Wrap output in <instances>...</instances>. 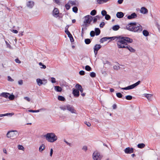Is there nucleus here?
<instances>
[{
	"instance_id": "obj_27",
	"label": "nucleus",
	"mask_w": 160,
	"mask_h": 160,
	"mask_svg": "<svg viewBox=\"0 0 160 160\" xmlns=\"http://www.w3.org/2000/svg\"><path fill=\"white\" fill-rule=\"evenodd\" d=\"M108 37H105L101 38L100 41V42L102 43H103L104 42L107 41L108 40Z\"/></svg>"
},
{
	"instance_id": "obj_63",
	"label": "nucleus",
	"mask_w": 160,
	"mask_h": 160,
	"mask_svg": "<svg viewBox=\"0 0 160 160\" xmlns=\"http://www.w3.org/2000/svg\"><path fill=\"white\" fill-rule=\"evenodd\" d=\"M24 99L26 100L28 102H30V98L27 97H24Z\"/></svg>"
},
{
	"instance_id": "obj_48",
	"label": "nucleus",
	"mask_w": 160,
	"mask_h": 160,
	"mask_svg": "<svg viewBox=\"0 0 160 160\" xmlns=\"http://www.w3.org/2000/svg\"><path fill=\"white\" fill-rule=\"evenodd\" d=\"M67 105H66V106L64 105L62 107H60V108L62 110H63L64 111V110H66V109H67Z\"/></svg>"
},
{
	"instance_id": "obj_34",
	"label": "nucleus",
	"mask_w": 160,
	"mask_h": 160,
	"mask_svg": "<svg viewBox=\"0 0 160 160\" xmlns=\"http://www.w3.org/2000/svg\"><path fill=\"white\" fill-rule=\"evenodd\" d=\"M76 89H77L79 91V90L82 88V86L78 83L76 84Z\"/></svg>"
},
{
	"instance_id": "obj_16",
	"label": "nucleus",
	"mask_w": 160,
	"mask_h": 160,
	"mask_svg": "<svg viewBox=\"0 0 160 160\" xmlns=\"http://www.w3.org/2000/svg\"><path fill=\"white\" fill-rule=\"evenodd\" d=\"M69 2L71 4L72 6H78L79 5V2L76 0L74 1H69Z\"/></svg>"
},
{
	"instance_id": "obj_33",
	"label": "nucleus",
	"mask_w": 160,
	"mask_h": 160,
	"mask_svg": "<svg viewBox=\"0 0 160 160\" xmlns=\"http://www.w3.org/2000/svg\"><path fill=\"white\" fill-rule=\"evenodd\" d=\"M116 96L119 98H122L123 95L120 92H117L116 93Z\"/></svg>"
},
{
	"instance_id": "obj_55",
	"label": "nucleus",
	"mask_w": 160,
	"mask_h": 160,
	"mask_svg": "<svg viewBox=\"0 0 160 160\" xmlns=\"http://www.w3.org/2000/svg\"><path fill=\"white\" fill-rule=\"evenodd\" d=\"M51 82L52 83H55L56 82V79L55 78L52 77L51 78Z\"/></svg>"
},
{
	"instance_id": "obj_12",
	"label": "nucleus",
	"mask_w": 160,
	"mask_h": 160,
	"mask_svg": "<svg viewBox=\"0 0 160 160\" xmlns=\"http://www.w3.org/2000/svg\"><path fill=\"white\" fill-rule=\"evenodd\" d=\"M72 94L75 97H78L80 95L79 91L77 89L73 88Z\"/></svg>"
},
{
	"instance_id": "obj_29",
	"label": "nucleus",
	"mask_w": 160,
	"mask_h": 160,
	"mask_svg": "<svg viewBox=\"0 0 160 160\" xmlns=\"http://www.w3.org/2000/svg\"><path fill=\"white\" fill-rule=\"evenodd\" d=\"M92 41V39L89 38H86L85 39L84 42L86 44H89Z\"/></svg>"
},
{
	"instance_id": "obj_35",
	"label": "nucleus",
	"mask_w": 160,
	"mask_h": 160,
	"mask_svg": "<svg viewBox=\"0 0 160 160\" xmlns=\"http://www.w3.org/2000/svg\"><path fill=\"white\" fill-rule=\"evenodd\" d=\"M77 7V6L73 7L72 8L73 12L75 13H77L78 11V9Z\"/></svg>"
},
{
	"instance_id": "obj_1",
	"label": "nucleus",
	"mask_w": 160,
	"mask_h": 160,
	"mask_svg": "<svg viewBox=\"0 0 160 160\" xmlns=\"http://www.w3.org/2000/svg\"><path fill=\"white\" fill-rule=\"evenodd\" d=\"M132 42L133 40L132 38L120 36L118 37V40L117 41V44L119 48H127L131 52H134L135 50L128 44L131 43Z\"/></svg>"
},
{
	"instance_id": "obj_5",
	"label": "nucleus",
	"mask_w": 160,
	"mask_h": 160,
	"mask_svg": "<svg viewBox=\"0 0 160 160\" xmlns=\"http://www.w3.org/2000/svg\"><path fill=\"white\" fill-rule=\"evenodd\" d=\"M103 157V155L97 151L94 152L92 154V157L94 160H101Z\"/></svg>"
},
{
	"instance_id": "obj_2",
	"label": "nucleus",
	"mask_w": 160,
	"mask_h": 160,
	"mask_svg": "<svg viewBox=\"0 0 160 160\" xmlns=\"http://www.w3.org/2000/svg\"><path fill=\"white\" fill-rule=\"evenodd\" d=\"M48 142H53L57 139V137L53 133H49L44 136Z\"/></svg>"
},
{
	"instance_id": "obj_28",
	"label": "nucleus",
	"mask_w": 160,
	"mask_h": 160,
	"mask_svg": "<svg viewBox=\"0 0 160 160\" xmlns=\"http://www.w3.org/2000/svg\"><path fill=\"white\" fill-rule=\"evenodd\" d=\"M120 28V26L119 25H117L113 26L112 28L114 31H117Z\"/></svg>"
},
{
	"instance_id": "obj_45",
	"label": "nucleus",
	"mask_w": 160,
	"mask_h": 160,
	"mask_svg": "<svg viewBox=\"0 0 160 160\" xmlns=\"http://www.w3.org/2000/svg\"><path fill=\"white\" fill-rule=\"evenodd\" d=\"M141 119H144L146 118V116L143 113L141 112Z\"/></svg>"
},
{
	"instance_id": "obj_42",
	"label": "nucleus",
	"mask_w": 160,
	"mask_h": 160,
	"mask_svg": "<svg viewBox=\"0 0 160 160\" xmlns=\"http://www.w3.org/2000/svg\"><path fill=\"white\" fill-rule=\"evenodd\" d=\"M65 32L68 35V37H69L70 36L72 35L68 30H67L66 31H65Z\"/></svg>"
},
{
	"instance_id": "obj_47",
	"label": "nucleus",
	"mask_w": 160,
	"mask_h": 160,
	"mask_svg": "<svg viewBox=\"0 0 160 160\" xmlns=\"http://www.w3.org/2000/svg\"><path fill=\"white\" fill-rule=\"evenodd\" d=\"M65 7L67 10H68L70 8V6L68 4V3L65 4Z\"/></svg>"
},
{
	"instance_id": "obj_23",
	"label": "nucleus",
	"mask_w": 160,
	"mask_h": 160,
	"mask_svg": "<svg viewBox=\"0 0 160 160\" xmlns=\"http://www.w3.org/2000/svg\"><path fill=\"white\" fill-rule=\"evenodd\" d=\"M142 33L143 35L145 37H148L149 35V32L147 30H144L142 31Z\"/></svg>"
},
{
	"instance_id": "obj_3",
	"label": "nucleus",
	"mask_w": 160,
	"mask_h": 160,
	"mask_svg": "<svg viewBox=\"0 0 160 160\" xmlns=\"http://www.w3.org/2000/svg\"><path fill=\"white\" fill-rule=\"evenodd\" d=\"M128 27H126L127 29L131 31L136 32L139 30L140 28V26L136 27V24L135 22H131L128 24Z\"/></svg>"
},
{
	"instance_id": "obj_41",
	"label": "nucleus",
	"mask_w": 160,
	"mask_h": 160,
	"mask_svg": "<svg viewBox=\"0 0 160 160\" xmlns=\"http://www.w3.org/2000/svg\"><path fill=\"white\" fill-rule=\"evenodd\" d=\"M101 14L103 16H105L107 14V12L105 10H102L101 12Z\"/></svg>"
},
{
	"instance_id": "obj_46",
	"label": "nucleus",
	"mask_w": 160,
	"mask_h": 160,
	"mask_svg": "<svg viewBox=\"0 0 160 160\" xmlns=\"http://www.w3.org/2000/svg\"><path fill=\"white\" fill-rule=\"evenodd\" d=\"M28 112H39V110H28Z\"/></svg>"
},
{
	"instance_id": "obj_15",
	"label": "nucleus",
	"mask_w": 160,
	"mask_h": 160,
	"mask_svg": "<svg viewBox=\"0 0 160 160\" xmlns=\"http://www.w3.org/2000/svg\"><path fill=\"white\" fill-rule=\"evenodd\" d=\"M137 17V14L135 12L131 14L130 15L128 16L127 18L128 19H132L135 18Z\"/></svg>"
},
{
	"instance_id": "obj_14",
	"label": "nucleus",
	"mask_w": 160,
	"mask_h": 160,
	"mask_svg": "<svg viewBox=\"0 0 160 160\" xmlns=\"http://www.w3.org/2000/svg\"><path fill=\"white\" fill-rule=\"evenodd\" d=\"M148 12V10L146 8L143 7L141 8V13L146 14Z\"/></svg>"
},
{
	"instance_id": "obj_40",
	"label": "nucleus",
	"mask_w": 160,
	"mask_h": 160,
	"mask_svg": "<svg viewBox=\"0 0 160 160\" xmlns=\"http://www.w3.org/2000/svg\"><path fill=\"white\" fill-rule=\"evenodd\" d=\"M90 76L92 78H95L96 76V74L94 72H92L90 74Z\"/></svg>"
},
{
	"instance_id": "obj_8",
	"label": "nucleus",
	"mask_w": 160,
	"mask_h": 160,
	"mask_svg": "<svg viewBox=\"0 0 160 160\" xmlns=\"http://www.w3.org/2000/svg\"><path fill=\"white\" fill-rule=\"evenodd\" d=\"M36 81L38 85L39 86L42 84L45 85L47 82V80L44 79L42 80L40 78H38L36 80Z\"/></svg>"
},
{
	"instance_id": "obj_60",
	"label": "nucleus",
	"mask_w": 160,
	"mask_h": 160,
	"mask_svg": "<svg viewBox=\"0 0 160 160\" xmlns=\"http://www.w3.org/2000/svg\"><path fill=\"white\" fill-rule=\"evenodd\" d=\"M14 114L13 113H8L4 114V116H8V115H10L12 116V115H14Z\"/></svg>"
},
{
	"instance_id": "obj_4",
	"label": "nucleus",
	"mask_w": 160,
	"mask_h": 160,
	"mask_svg": "<svg viewBox=\"0 0 160 160\" xmlns=\"http://www.w3.org/2000/svg\"><path fill=\"white\" fill-rule=\"evenodd\" d=\"M18 135L17 131H10L8 132L6 134L7 138H10L11 139L16 138Z\"/></svg>"
},
{
	"instance_id": "obj_9",
	"label": "nucleus",
	"mask_w": 160,
	"mask_h": 160,
	"mask_svg": "<svg viewBox=\"0 0 160 160\" xmlns=\"http://www.w3.org/2000/svg\"><path fill=\"white\" fill-rule=\"evenodd\" d=\"M125 153L126 154H131L134 152V148L132 147H128L124 150Z\"/></svg>"
},
{
	"instance_id": "obj_50",
	"label": "nucleus",
	"mask_w": 160,
	"mask_h": 160,
	"mask_svg": "<svg viewBox=\"0 0 160 160\" xmlns=\"http://www.w3.org/2000/svg\"><path fill=\"white\" fill-rule=\"evenodd\" d=\"M18 148L19 150H22L24 149V147L22 145H18Z\"/></svg>"
},
{
	"instance_id": "obj_54",
	"label": "nucleus",
	"mask_w": 160,
	"mask_h": 160,
	"mask_svg": "<svg viewBox=\"0 0 160 160\" xmlns=\"http://www.w3.org/2000/svg\"><path fill=\"white\" fill-rule=\"evenodd\" d=\"M53 1H54V2L57 4H58L59 5L60 4H61V3H60V2L59 1V0H53Z\"/></svg>"
},
{
	"instance_id": "obj_43",
	"label": "nucleus",
	"mask_w": 160,
	"mask_h": 160,
	"mask_svg": "<svg viewBox=\"0 0 160 160\" xmlns=\"http://www.w3.org/2000/svg\"><path fill=\"white\" fill-rule=\"evenodd\" d=\"M105 16V19L107 20H109L111 19V16L108 14H106Z\"/></svg>"
},
{
	"instance_id": "obj_49",
	"label": "nucleus",
	"mask_w": 160,
	"mask_h": 160,
	"mask_svg": "<svg viewBox=\"0 0 160 160\" xmlns=\"http://www.w3.org/2000/svg\"><path fill=\"white\" fill-rule=\"evenodd\" d=\"M79 74L81 75H84L85 74V72L83 70H81L79 72Z\"/></svg>"
},
{
	"instance_id": "obj_56",
	"label": "nucleus",
	"mask_w": 160,
	"mask_h": 160,
	"mask_svg": "<svg viewBox=\"0 0 160 160\" xmlns=\"http://www.w3.org/2000/svg\"><path fill=\"white\" fill-rule=\"evenodd\" d=\"M82 149L86 152L88 150V147L87 146H84L83 147Z\"/></svg>"
},
{
	"instance_id": "obj_17",
	"label": "nucleus",
	"mask_w": 160,
	"mask_h": 160,
	"mask_svg": "<svg viewBox=\"0 0 160 160\" xmlns=\"http://www.w3.org/2000/svg\"><path fill=\"white\" fill-rule=\"evenodd\" d=\"M117 17L119 18H121L123 17L124 14L121 12H118L116 14Z\"/></svg>"
},
{
	"instance_id": "obj_20",
	"label": "nucleus",
	"mask_w": 160,
	"mask_h": 160,
	"mask_svg": "<svg viewBox=\"0 0 160 160\" xmlns=\"http://www.w3.org/2000/svg\"><path fill=\"white\" fill-rule=\"evenodd\" d=\"M54 89L57 92H61L62 90L61 87L58 86H54Z\"/></svg>"
},
{
	"instance_id": "obj_57",
	"label": "nucleus",
	"mask_w": 160,
	"mask_h": 160,
	"mask_svg": "<svg viewBox=\"0 0 160 160\" xmlns=\"http://www.w3.org/2000/svg\"><path fill=\"white\" fill-rule=\"evenodd\" d=\"M70 38V41L72 42L74 41V38L72 36V35L70 36L69 37Z\"/></svg>"
},
{
	"instance_id": "obj_22",
	"label": "nucleus",
	"mask_w": 160,
	"mask_h": 160,
	"mask_svg": "<svg viewBox=\"0 0 160 160\" xmlns=\"http://www.w3.org/2000/svg\"><path fill=\"white\" fill-rule=\"evenodd\" d=\"M102 47V46L99 44L95 45L93 48L94 50L98 51Z\"/></svg>"
},
{
	"instance_id": "obj_6",
	"label": "nucleus",
	"mask_w": 160,
	"mask_h": 160,
	"mask_svg": "<svg viewBox=\"0 0 160 160\" xmlns=\"http://www.w3.org/2000/svg\"><path fill=\"white\" fill-rule=\"evenodd\" d=\"M140 84V80H139L136 83L131 85H130L128 86L127 87L125 88H119L122 89V90H128L132 89L134 88L135 87H136L138 85H139Z\"/></svg>"
},
{
	"instance_id": "obj_39",
	"label": "nucleus",
	"mask_w": 160,
	"mask_h": 160,
	"mask_svg": "<svg viewBox=\"0 0 160 160\" xmlns=\"http://www.w3.org/2000/svg\"><path fill=\"white\" fill-rule=\"evenodd\" d=\"M118 37L116 36L112 37H108V38H109V39H111L112 40H114L116 38H117V39H118Z\"/></svg>"
},
{
	"instance_id": "obj_38",
	"label": "nucleus",
	"mask_w": 160,
	"mask_h": 160,
	"mask_svg": "<svg viewBox=\"0 0 160 160\" xmlns=\"http://www.w3.org/2000/svg\"><path fill=\"white\" fill-rule=\"evenodd\" d=\"M142 55H143V56L144 57V58L146 60L148 59V58L147 56V53L146 52L144 51L142 52Z\"/></svg>"
},
{
	"instance_id": "obj_61",
	"label": "nucleus",
	"mask_w": 160,
	"mask_h": 160,
	"mask_svg": "<svg viewBox=\"0 0 160 160\" xmlns=\"http://www.w3.org/2000/svg\"><path fill=\"white\" fill-rule=\"evenodd\" d=\"M93 19L92 20H93V23H95L96 22H97V18H96L95 17H93Z\"/></svg>"
},
{
	"instance_id": "obj_24",
	"label": "nucleus",
	"mask_w": 160,
	"mask_h": 160,
	"mask_svg": "<svg viewBox=\"0 0 160 160\" xmlns=\"http://www.w3.org/2000/svg\"><path fill=\"white\" fill-rule=\"evenodd\" d=\"M58 99L60 101H66L65 98L64 97L60 95L58 96Z\"/></svg>"
},
{
	"instance_id": "obj_26",
	"label": "nucleus",
	"mask_w": 160,
	"mask_h": 160,
	"mask_svg": "<svg viewBox=\"0 0 160 160\" xmlns=\"http://www.w3.org/2000/svg\"><path fill=\"white\" fill-rule=\"evenodd\" d=\"M45 148V146L44 144H42L39 148V151L40 152H42Z\"/></svg>"
},
{
	"instance_id": "obj_7",
	"label": "nucleus",
	"mask_w": 160,
	"mask_h": 160,
	"mask_svg": "<svg viewBox=\"0 0 160 160\" xmlns=\"http://www.w3.org/2000/svg\"><path fill=\"white\" fill-rule=\"evenodd\" d=\"M84 18L86 19L83 22L84 23H88L89 24H90L91 22L93 19V17L90 15H87L85 16Z\"/></svg>"
},
{
	"instance_id": "obj_21",
	"label": "nucleus",
	"mask_w": 160,
	"mask_h": 160,
	"mask_svg": "<svg viewBox=\"0 0 160 160\" xmlns=\"http://www.w3.org/2000/svg\"><path fill=\"white\" fill-rule=\"evenodd\" d=\"M96 36L99 35L101 33V30L98 28H95L94 31Z\"/></svg>"
},
{
	"instance_id": "obj_25",
	"label": "nucleus",
	"mask_w": 160,
	"mask_h": 160,
	"mask_svg": "<svg viewBox=\"0 0 160 160\" xmlns=\"http://www.w3.org/2000/svg\"><path fill=\"white\" fill-rule=\"evenodd\" d=\"M8 98L10 100H13L15 98V96L12 93V94H10L9 93V95L8 96Z\"/></svg>"
},
{
	"instance_id": "obj_30",
	"label": "nucleus",
	"mask_w": 160,
	"mask_h": 160,
	"mask_svg": "<svg viewBox=\"0 0 160 160\" xmlns=\"http://www.w3.org/2000/svg\"><path fill=\"white\" fill-rule=\"evenodd\" d=\"M108 1L107 0H97V2L98 3L101 4L103 3H105Z\"/></svg>"
},
{
	"instance_id": "obj_18",
	"label": "nucleus",
	"mask_w": 160,
	"mask_h": 160,
	"mask_svg": "<svg viewBox=\"0 0 160 160\" xmlns=\"http://www.w3.org/2000/svg\"><path fill=\"white\" fill-rule=\"evenodd\" d=\"M9 95V93L7 92H3L0 93V96L6 98H8V96Z\"/></svg>"
},
{
	"instance_id": "obj_58",
	"label": "nucleus",
	"mask_w": 160,
	"mask_h": 160,
	"mask_svg": "<svg viewBox=\"0 0 160 160\" xmlns=\"http://www.w3.org/2000/svg\"><path fill=\"white\" fill-rule=\"evenodd\" d=\"M8 80L11 82H12L14 81V80L11 78L10 76H8Z\"/></svg>"
},
{
	"instance_id": "obj_11",
	"label": "nucleus",
	"mask_w": 160,
	"mask_h": 160,
	"mask_svg": "<svg viewBox=\"0 0 160 160\" xmlns=\"http://www.w3.org/2000/svg\"><path fill=\"white\" fill-rule=\"evenodd\" d=\"M67 109L72 113H75L76 110L72 106H71L69 104L67 105Z\"/></svg>"
},
{
	"instance_id": "obj_62",
	"label": "nucleus",
	"mask_w": 160,
	"mask_h": 160,
	"mask_svg": "<svg viewBox=\"0 0 160 160\" xmlns=\"http://www.w3.org/2000/svg\"><path fill=\"white\" fill-rule=\"evenodd\" d=\"M64 141L68 145L70 146H71V143L68 142L65 139L64 140Z\"/></svg>"
},
{
	"instance_id": "obj_37",
	"label": "nucleus",
	"mask_w": 160,
	"mask_h": 160,
	"mask_svg": "<svg viewBox=\"0 0 160 160\" xmlns=\"http://www.w3.org/2000/svg\"><path fill=\"white\" fill-rule=\"evenodd\" d=\"M155 26L158 28L159 32H160V25H159L158 22L156 21L155 22Z\"/></svg>"
},
{
	"instance_id": "obj_19",
	"label": "nucleus",
	"mask_w": 160,
	"mask_h": 160,
	"mask_svg": "<svg viewBox=\"0 0 160 160\" xmlns=\"http://www.w3.org/2000/svg\"><path fill=\"white\" fill-rule=\"evenodd\" d=\"M34 5V3L33 2L29 1L27 3V6L30 8H32Z\"/></svg>"
},
{
	"instance_id": "obj_36",
	"label": "nucleus",
	"mask_w": 160,
	"mask_h": 160,
	"mask_svg": "<svg viewBox=\"0 0 160 160\" xmlns=\"http://www.w3.org/2000/svg\"><path fill=\"white\" fill-rule=\"evenodd\" d=\"M126 99L128 100H131L132 98V97L130 95H128L125 97Z\"/></svg>"
},
{
	"instance_id": "obj_13",
	"label": "nucleus",
	"mask_w": 160,
	"mask_h": 160,
	"mask_svg": "<svg viewBox=\"0 0 160 160\" xmlns=\"http://www.w3.org/2000/svg\"><path fill=\"white\" fill-rule=\"evenodd\" d=\"M142 96L146 98L150 102L152 101L151 98L152 96V95L150 94L145 93L142 95Z\"/></svg>"
},
{
	"instance_id": "obj_52",
	"label": "nucleus",
	"mask_w": 160,
	"mask_h": 160,
	"mask_svg": "<svg viewBox=\"0 0 160 160\" xmlns=\"http://www.w3.org/2000/svg\"><path fill=\"white\" fill-rule=\"evenodd\" d=\"M105 25V23L104 22H102L100 24L99 26L101 28H103Z\"/></svg>"
},
{
	"instance_id": "obj_59",
	"label": "nucleus",
	"mask_w": 160,
	"mask_h": 160,
	"mask_svg": "<svg viewBox=\"0 0 160 160\" xmlns=\"http://www.w3.org/2000/svg\"><path fill=\"white\" fill-rule=\"evenodd\" d=\"M103 63L105 65L106 64H108V65H110L111 63L110 62H109L108 61H106L105 62H103Z\"/></svg>"
},
{
	"instance_id": "obj_32",
	"label": "nucleus",
	"mask_w": 160,
	"mask_h": 160,
	"mask_svg": "<svg viewBox=\"0 0 160 160\" xmlns=\"http://www.w3.org/2000/svg\"><path fill=\"white\" fill-rule=\"evenodd\" d=\"M97 13V11L95 9H94L91 11L90 12V14L92 16H94Z\"/></svg>"
},
{
	"instance_id": "obj_31",
	"label": "nucleus",
	"mask_w": 160,
	"mask_h": 160,
	"mask_svg": "<svg viewBox=\"0 0 160 160\" xmlns=\"http://www.w3.org/2000/svg\"><path fill=\"white\" fill-rule=\"evenodd\" d=\"M85 69L87 71H90L92 70V69L90 66L87 65L85 67Z\"/></svg>"
},
{
	"instance_id": "obj_10",
	"label": "nucleus",
	"mask_w": 160,
	"mask_h": 160,
	"mask_svg": "<svg viewBox=\"0 0 160 160\" xmlns=\"http://www.w3.org/2000/svg\"><path fill=\"white\" fill-rule=\"evenodd\" d=\"M61 13H59V11L58 8H55L53 11V16L56 17H60L59 15H61Z\"/></svg>"
},
{
	"instance_id": "obj_51",
	"label": "nucleus",
	"mask_w": 160,
	"mask_h": 160,
	"mask_svg": "<svg viewBox=\"0 0 160 160\" xmlns=\"http://www.w3.org/2000/svg\"><path fill=\"white\" fill-rule=\"evenodd\" d=\"M89 24L88 23H84L83 24L82 26H83V27H86V28L87 27H88L89 25V24Z\"/></svg>"
},
{
	"instance_id": "obj_53",
	"label": "nucleus",
	"mask_w": 160,
	"mask_h": 160,
	"mask_svg": "<svg viewBox=\"0 0 160 160\" xmlns=\"http://www.w3.org/2000/svg\"><path fill=\"white\" fill-rule=\"evenodd\" d=\"M84 123L88 127H90L91 126V124L89 122L85 121L84 122Z\"/></svg>"
},
{
	"instance_id": "obj_44",
	"label": "nucleus",
	"mask_w": 160,
	"mask_h": 160,
	"mask_svg": "<svg viewBox=\"0 0 160 160\" xmlns=\"http://www.w3.org/2000/svg\"><path fill=\"white\" fill-rule=\"evenodd\" d=\"M90 34L91 37H94L95 35V33L94 31H91Z\"/></svg>"
},
{
	"instance_id": "obj_64",
	"label": "nucleus",
	"mask_w": 160,
	"mask_h": 160,
	"mask_svg": "<svg viewBox=\"0 0 160 160\" xmlns=\"http://www.w3.org/2000/svg\"><path fill=\"white\" fill-rule=\"evenodd\" d=\"M15 61L16 62L18 63H20L21 62L20 61V60L18 58L16 59H15Z\"/></svg>"
}]
</instances>
